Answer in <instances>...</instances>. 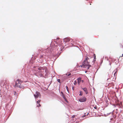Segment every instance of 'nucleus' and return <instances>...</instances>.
Wrapping results in <instances>:
<instances>
[{"mask_svg": "<svg viewBox=\"0 0 123 123\" xmlns=\"http://www.w3.org/2000/svg\"><path fill=\"white\" fill-rule=\"evenodd\" d=\"M95 59H96V58H95V57L94 58V60Z\"/></svg>", "mask_w": 123, "mask_h": 123, "instance_id": "obj_25", "label": "nucleus"}, {"mask_svg": "<svg viewBox=\"0 0 123 123\" xmlns=\"http://www.w3.org/2000/svg\"><path fill=\"white\" fill-rule=\"evenodd\" d=\"M67 91L68 92V93H69V91L68 89V88L67 86H66Z\"/></svg>", "mask_w": 123, "mask_h": 123, "instance_id": "obj_17", "label": "nucleus"}, {"mask_svg": "<svg viewBox=\"0 0 123 123\" xmlns=\"http://www.w3.org/2000/svg\"><path fill=\"white\" fill-rule=\"evenodd\" d=\"M12 93L15 96V98L16 99L18 97V93L17 92L15 91L14 90L13 91Z\"/></svg>", "mask_w": 123, "mask_h": 123, "instance_id": "obj_7", "label": "nucleus"}, {"mask_svg": "<svg viewBox=\"0 0 123 123\" xmlns=\"http://www.w3.org/2000/svg\"><path fill=\"white\" fill-rule=\"evenodd\" d=\"M61 92V93L62 94H62H63L62 92Z\"/></svg>", "mask_w": 123, "mask_h": 123, "instance_id": "obj_22", "label": "nucleus"}, {"mask_svg": "<svg viewBox=\"0 0 123 123\" xmlns=\"http://www.w3.org/2000/svg\"><path fill=\"white\" fill-rule=\"evenodd\" d=\"M85 115H84V116H83L82 117H84L85 116Z\"/></svg>", "mask_w": 123, "mask_h": 123, "instance_id": "obj_21", "label": "nucleus"}, {"mask_svg": "<svg viewBox=\"0 0 123 123\" xmlns=\"http://www.w3.org/2000/svg\"><path fill=\"white\" fill-rule=\"evenodd\" d=\"M70 40L68 38H66L63 39V41L65 42H68Z\"/></svg>", "mask_w": 123, "mask_h": 123, "instance_id": "obj_10", "label": "nucleus"}, {"mask_svg": "<svg viewBox=\"0 0 123 123\" xmlns=\"http://www.w3.org/2000/svg\"><path fill=\"white\" fill-rule=\"evenodd\" d=\"M40 70V69L39 68V75L40 74V76L41 77H42L43 76V73L44 72V70H41V69Z\"/></svg>", "mask_w": 123, "mask_h": 123, "instance_id": "obj_6", "label": "nucleus"}, {"mask_svg": "<svg viewBox=\"0 0 123 123\" xmlns=\"http://www.w3.org/2000/svg\"><path fill=\"white\" fill-rule=\"evenodd\" d=\"M39 97L40 96V94L39 93Z\"/></svg>", "mask_w": 123, "mask_h": 123, "instance_id": "obj_27", "label": "nucleus"}, {"mask_svg": "<svg viewBox=\"0 0 123 123\" xmlns=\"http://www.w3.org/2000/svg\"><path fill=\"white\" fill-rule=\"evenodd\" d=\"M7 84V81L6 80H1L0 82V86L2 87H3L4 88L6 87Z\"/></svg>", "mask_w": 123, "mask_h": 123, "instance_id": "obj_2", "label": "nucleus"}, {"mask_svg": "<svg viewBox=\"0 0 123 123\" xmlns=\"http://www.w3.org/2000/svg\"><path fill=\"white\" fill-rule=\"evenodd\" d=\"M36 59V58H35V57H34V59Z\"/></svg>", "mask_w": 123, "mask_h": 123, "instance_id": "obj_29", "label": "nucleus"}, {"mask_svg": "<svg viewBox=\"0 0 123 123\" xmlns=\"http://www.w3.org/2000/svg\"><path fill=\"white\" fill-rule=\"evenodd\" d=\"M114 72H115L114 73V75H115L116 74V72H115V70H114Z\"/></svg>", "mask_w": 123, "mask_h": 123, "instance_id": "obj_20", "label": "nucleus"}, {"mask_svg": "<svg viewBox=\"0 0 123 123\" xmlns=\"http://www.w3.org/2000/svg\"><path fill=\"white\" fill-rule=\"evenodd\" d=\"M88 114V113L87 114Z\"/></svg>", "mask_w": 123, "mask_h": 123, "instance_id": "obj_35", "label": "nucleus"}, {"mask_svg": "<svg viewBox=\"0 0 123 123\" xmlns=\"http://www.w3.org/2000/svg\"><path fill=\"white\" fill-rule=\"evenodd\" d=\"M86 100V98L85 97H83L80 98L79 99V100L80 102H85Z\"/></svg>", "mask_w": 123, "mask_h": 123, "instance_id": "obj_5", "label": "nucleus"}, {"mask_svg": "<svg viewBox=\"0 0 123 123\" xmlns=\"http://www.w3.org/2000/svg\"><path fill=\"white\" fill-rule=\"evenodd\" d=\"M89 59L88 57H86L82 65H80V66L83 68H86L87 69H89V67H91V66L89 64Z\"/></svg>", "mask_w": 123, "mask_h": 123, "instance_id": "obj_1", "label": "nucleus"}, {"mask_svg": "<svg viewBox=\"0 0 123 123\" xmlns=\"http://www.w3.org/2000/svg\"><path fill=\"white\" fill-rule=\"evenodd\" d=\"M20 86H19V88L20 89H23L24 88V86L23 85H21V84H20Z\"/></svg>", "mask_w": 123, "mask_h": 123, "instance_id": "obj_12", "label": "nucleus"}, {"mask_svg": "<svg viewBox=\"0 0 123 123\" xmlns=\"http://www.w3.org/2000/svg\"><path fill=\"white\" fill-rule=\"evenodd\" d=\"M40 101V100H39V102Z\"/></svg>", "mask_w": 123, "mask_h": 123, "instance_id": "obj_26", "label": "nucleus"}, {"mask_svg": "<svg viewBox=\"0 0 123 123\" xmlns=\"http://www.w3.org/2000/svg\"><path fill=\"white\" fill-rule=\"evenodd\" d=\"M72 89H73H73H73V88H72Z\"/></svg>", "mask_w": 123, "mask_h": 123, "instance_id": "obj_32", "label": "nucleus"}, {"mask_svg": "<svg viewBox=\"0 0 123 123\" xmlns=\"http://www.w3.org/2000/svg\"><path fill=\"white\" fill-rule=\"evenodd\" d=\"M71 74H70V73H67L66 74V75L67 76H69Z\"/></svg>", "mask_w": 123, "mask_h": 123, "instance_id": "obj_16", "label": "nucleus"}, {"mask_svg": "<svg viewBox=\"0 0 123 123\" xmlns=\"http://www.w3.org/2000/svg\"><path fill=\"white\" fill-rule=\"evenodd\" d=\"M32 59H33V57H31V60H32Z\"/></svg>", "mask_w": 123, "mask_h": 123, "instance_id": "obj_24", "label": "nucleus"}, {"mask_svg": "<svg viewBox=\"0 0 123 123\" xmlns=\"http://www.w3.org/2000/svg\"><path fill=\"white\" fill-rule=\"evenodd\" d=\"M6 98L8 99V102H10L11 101L12 97L11 96H8Z\"/></svg>", "mask_w": 123, "mask_h": 123, "instance_id": "obj_8", "label": "nucleus"}, {"mask_svg": "<svg viewBox=\"0 0 123 123\" xmlns=\"http://www.w3.org/2000/svg\"><path fill=\"white\" fill-rule=\"evenodd\" d=\"M62 97L63 98L65 99V100L67 101V100H66V98L65 96L63 94H62Z\"/></svg>", "mask_w": 123, "mask_h": 123, "instance_id": "obj_13", "label": "nucleus"}, {"mask_svg": "<svg viewBox=\"0 0 123 123\" xmlns=\"http://www.w3.org/2000/svg\"><path fill=\"white\" fill-rule=\"evenodd\" d=\"M83 95V92L82 91H80V94L79 95L80 96H82Z\"/></svg>", "mask_w": 123, "mask_h": 123, "instance_id": "obj_14", "label": "nucleus"}, {"mask_svg": "<svg viewBox=\"0 0 123 123\" xmlns=\"http://www.w3.org/2000/svg\"><path fill=\"white\" fill-rule=\"evenodd\" d=\"M42 62H43V61H41V62L42 63Z\"/></svg>", "mask_w": 123, "mask_h": 123, "instance_id": "obj_31", "label": "nucleus"}, {"mask_svg": "<svg viewBox=\"0 0 123 123\" xmlns=\"http://www.w3.org/2000/svg\"><path fill=\"white\" fill-rule=\"evenodd\" d=\"M57 81H58V82H60V80L59 79H58L57 80Z\"/></svg>", "mask_w": 123, "mask_h": 123, "instance_id": "obj_18", "label": "nucleus"}, {"mask_svg": "<svg viewBox=\"0 0 123 123\" xmlns=\"http://www.w3.org/2000/svg\"><path fill=\"white\" fill-rule=\"evenodd\" d=\"M42 57V55L41 56V57Z\"/></svg>", "mask_w": 123, "mask_h": 123, "instance_id": "obj_34", "label": "nucleus"}, {"mask_svg": "<svg viewBox=\"0 0 123 123\" xmlns=\"http://www.w3.org/2000/svg\"><path fill=\"white\" fill-rule=\"evenodd\" d=\"M82 89L84 90V91L87 94L88 93V92L87 91V89L86 88H82Z\"/></svg>", "mask_w": 123, "mask_h": 123, "instance_id": "obj_9", "label": "nucleus"}, {"mask_svg": "<svg viewBox=\"0 0 123 123\" xmlns=\"http://www.w3.org/2000/svg\"><path fill=\"white\" fill-rule=\"evenodd\" d=\"M77 80L78 83L79 84L81 81V78L80 77L79 78H78Z\"/></svg>", "mask_w": 123, "mask_h": 123, "instance_id": "obj_11", "label": "nucleus"}, {"mask_svg": "<svg viewBox=\"0 0 123 123\" xmlns=\"http://www.w3.org/2000/svg\"><path fill=\"white\" fill-rule=\"evenodd\" d=\"M9 113H10L9 114V116H8V118L10 116V115L12 113V111L11 110H10L9 111Z\"/></svg>", "mask_w": 123, "mask_h": 123, "instance_id": "obj_15", "label": "nucleus"}, {"mask_svg": "<svg viewBox=\"0 0 123 123\" xmlns=\"http://www.w3.org/2000/svg\"><path fill=\"white\" fill-rule=\"evenodd\" d=\"M95 61V60H94V61Z\"/></svg>", "mask_w": 123, "mask_h": 123, "instance_id": "obj_33", "label": "nucleus"}, {"mask_svg": "<svg viewBox=\"0 0 123 123\" xmlns=\"http://www.w3.org/2000/svg\"><path fill=\"white\" fill-rule=\"evenodd\" d=\"M39 107L40 106H41L40 105V104H39Z\"/></svg>", "mask_w": 123, "mask_h": 123, "instance_id": "obj_23", "label": "nucleus"}, {"mask_svg": "<svg viewBox=\"0 0 123 123\" xmlns=\"http://www.w3.org/2000/svg\"><path fill=\"white\" fill-rule=\"evenodd\" d=\"M82 82H83V80H82Z\"/></svg>", "mask_w": 123, "mask_h": 123, "instance_id": "obj_30", "label": "nucleus"}, {"mask_svg": "<svg viewBox=\"0 0 123 123\" xmlns=\"http://www.w3.org/2000/svg\"><path fill=\"white\" fill-rule=\"evenodd\" d=\"M75 115H74V116H72V118H74V117H75Z\"/></svg>", "mask_w": 123, "mask_h": 123, "instance_id": "obj_19", "label": "nucleus"}, {"mask_svg": "<svg viewBox=\"0 0 123 123\" xmlns=\"http://www.w3.org/2000/svg\"><path fill=\"white\" fill-rule=\"evenodd\" d=\"M17 81L18 82H15V85L14 86V87H18L19 86H20V84H21L20 83V82H22L21 80H20L19 79H18L17 80Z\"/></svg>", "mask_w": 123, "mask_h": 123, "instance_id": "obj_4", "label": "nucleus"}, {"mask_svg": "<svg viewBox=\"0 0 123 123\" xmlns=\"http://www.w3.org/2000/svg\"><path fill=\"white\" fill-rule=\"evenodd\" d=\"M122 57V56H121ZM122 56H123V54L122 55Z\"/></svg>", "mask_w": 123, "mask_h": 123, "instance_id": "obj_28", "label": "nucleus"}, {"mask_svg": "<svg viewBox=\"0 0 123 123\" xmlns=\"http://www.w3.org/2000/svg\"><path fill=\"white\" fill-rule=\"evenodd\" d=\"M34 96L35 98L36 102L37 103V107H38V105H37V104H38V100L36 101V99L38 97V92L37 91H36L35 94H34Z\"/></svg>", "mask_w": 123, "mask_h": 123, "instance_id": "obj_3", "label": "nucleus"}]
</instances>
